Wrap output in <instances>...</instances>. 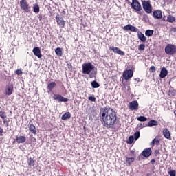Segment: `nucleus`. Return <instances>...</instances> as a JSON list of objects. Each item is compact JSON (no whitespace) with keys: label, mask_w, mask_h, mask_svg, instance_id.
I'll list each match as a JSON object with an SVG mask.
<instances>
[{"label":"nucleus","mask_w":176,"mask_h":176,"mask_svg":"<svg viewBox=\"0 0 176 176\" xmlns=\"http://www.w3.org/2000/svg\"><path fill=\"white\" fill-rule=\"evenodd\" d=\"M100 119L104 127L111 129L116 123L118 116H116V112L113 109L109 107H104L100 109Z\"/></svg>","instance_id":"1"},{"label":"nucleus","mask_w":176,"mask_h":176,"mask_svg":"<svg viewBox=\"0 0 176 176\" xmlns=\"http://www.w3.org/2000/svg\"><path fill=\"white\" fill-rule=\"evenodd\" d=\"M82 74L84 75H89V78H94L97 75V70L96 69V66L91 63V62H88L83 63L82 65Z\"/></svg>","instance_id":"2"},{"label":"nucleus","mask_w":176,"mask_h":176,"mask_svg":"<svg viewBox=\"0 0 176 176\" xmlns=\"http://www.w3.org/2000/svg\"><path fill=\"white\" fill-rule=\"evenodd\" d=\"M142 8L146 13H152V6L149 0H141Z\"/></svg>","instance_id":"3"},{"label":"nucleus","mask_w":176,"mask_h":176,"mask_svg":"<svg viewBox=\"0 0 176 176\" xmlns=\"http://www.w3.org/2000/svg\"><path fill=\"white\" fill-rule=\"evenodd\" d=\"M19 3L21 10L25 12L26 13H30L31 12V6H30V4H28L27 0H21Z\"/></svg>","instance_id":"4"},{"label":"nucleus","mask_w":176,"mask_h":176,"mask_svg":"<svg viewBox=\"0 0 176 176\" xmlns=\"http://www.w3.org/2000/svg\"><path fill=\"white\" fill-rule=\"evenodd\" d=\"M165 53L170 55L175 54L176 46L174 45L168 44L165 47Z\"/></svg>","instance_id":"5"},{"label":"nucleus","mask_w":176,"mask_h":176,"mask_svg":"<svg viewBox=\"0 0 176 176\" xmlns=\"http://www.w3.org/2000/svg\"><path fill=\"white\" fill-rule=\"evenodd\" d=\"M131 6L132 9H134V10L138 12V13H140V12L142 10V7L141 6V4L137 0H133Z\"/></svg>","instance_id":"6"},{"label":"nucleus","mask_w":176,"mask_h":176,"mask_svg":"<svg viewBox=\"0 0 176 176\" xmlns=\"http://www.w3.org/2000/svg\"><path fill=\"white\" fill-rule=\"evenodd\" d=\"M133 75H134V72L131 69H126L124 71L122 76L125 80H129V79H131L133 78Z\"/></svg>","instance_id":"7"},{"label":"nucleus","mask_w":176,"mask_h":176,"mask_svg":"<svg viewBox=\"0 0 176 176\" xmlns=\"http://www.w3.org/2000/svg\"><path fill=\"white\" fill-rule=\"evenodd\" d=\"M56 20L58 25L60 27V28H64L65 26V21H64V19L60 16V14H57L56 16Z\"/></svg>","instance_id":"8"},{"label":"nucleus","mask_w":176,"mask_h":176,"mask_svg":"<svg viewBox=\"0 0 176 176\" xmlns=\"http://www.w3.org/2000/svg\"><path fill=\"white\" fill-rule=\"evenodd\" d=\"M123 30L124 31H131V32H138V28H135V26L131 25L129 24L126 26L123 27Z\"/></svg>","instance_id":"9"},{"label":"nucleus","mask_w":176,"mask_h":176,"mask_svg":"<svg viewBox=\"0 0 176 176\" xmlns=\"http://www.w3.org/2000/svg\"><path fill=\"white\" fill-rule=\"evenodd\" d=\"M54 99L58 101V102H68V98H64L60 94H54Z\"/></svg>","instance_id":"10"},{"label":"nucleus","mask_w":176,"mask_h":176,"mask_svg":"<svg viewBox=\"0 0 176 176\" xmlns=\"http://www.w3.org/2000/svg\"><path fill=\"white\" fill-rule=\"evenodd\" d=\"M129 109L131 111H138V102L133 100L129 103Z\"/></svg>","instance_id":"11"},{"label":"nucleus","mask_w":176,"mask_h":176,"mask_svg":"<svg viewBox=\"0 0 176 176\" xmlns=\"http://www.w3.org/2000/svg\"><path fill=\"white\" fill-rule=\"evenodd\" d=\"M110 50H112L113 53H116L117 54H119L120 56H124V52L122 51L119 47L113 46L110 48Z\"/></svg>","instance_id":"12"},{"label":"nucleus","mask_w":176,"mask_h":176,"mask_svg":"<svg viewBox=\"0 0 176 176\" xmlns=\"http://www.w3.org/2000/svg\"><path fill=\"white\" fill-rule=\"evenodd\" d=\"M142 156L144 157H149L151 155H152V149L151 148L144 149L142 153Z\"/></svg>","instance_id":"13"},{"label":"nucleus","mask_w":176,"mask_h":176,"mask_svg":"<svg viewBox=\"0 0 176 176\" xmlns=\"http://www.w3.org/2000/svg\"><path fill=\"white\" fill-rule=\"evenodd\" d=\"M34 56H36L38 58H41L42 57V54L41 53V49L38 47H36L32 50Z\"/></svg>","instance_id":"14"},{"label":"nucleus","mask_w":176,"mask_h":176,"mask_svg":"<svg viewBox=\"0 0 176 176\" xmlns=\"http://www.w3.org/2000/svg\"><path fill=\"white\" fill-rule=\"evenodd\" d=\"M153 16L154 19H162V17H163V14L160 10H156L153 12Z\"/></svg>","instance_id":"15"},{"label":"nucleus","mask_w":176,"mask_h":176,"mask_svg":"<svg viewBox=\"0 0 176 176\" xmlns=\"http://www.w3.org/2000/svg\"><path fill=\"white\" fill-rule=\"evenodd\" d=\"M138 39H140V41H141L142 42H146V36H145V35L144 34H142V32H138Z\"/></svg>","instance_id":"16"},{"label":"nucleus","mask_w":176,"mask_h":176,"mask_svg":"<svg viewBox=\"0 0 176 176\" xmlns=\"http://www.w3.org/2000/svg\"><path fill=\"white\" fill-rule=\"evenodd\" d=\"M12 93H13V85H10L7 86L6 89V96H11Z\"/></svg>","instance_id":"17"},{"label":"nucleus","mask_w":176,"mask_h":176,"mask_svg":"<svg viewBox=\"0 0 176 176\" xmlns=\"http://www.w3.org/2000/svg\"><path fill=\"white\" fill-rule=\"evenodd\" d=\"M168 74V71L167 70V69H166V67H163L161 69L160 74V77L163 78H166V75Z\"/></svg>","instance_id":"18"},{"label":"nucleus","mask_w":176,"mask_h":176,"mask_svg":"<svg viewBox=\"0 0 176 176\" xmlns=\"http://www.w3.org/2000/svg\"><path fill=\"white\" fill-rule=\"evenodd\" d=\"M163 135L167 139V140H170V138H171V134L170 133V131H168V129H164L162 131Z\"/></svg>","instance_id":"19"},{"label":"nucleus","mask_w":176,"mask_h":176,"mask_svg":"<svg viewBox=\"0 0 176 176\" xmlns=\"http://www.w3.org/2000/svg\"><path fill=\"white\" fill-rule=\"evenodd\" d=\"M26 138L25 136H16V141L17 144H23V142H25Z\"/></svg>","instance_id":"20"},{"label":"nucleus","mask_w":176,"mask_h":176,"mask_svg":"<svg viewBox=\"0 0 176 176\" xmlns=\"http://www.w3.org/2000/svg\"><path fill=\"white\" fill-rule=\"evenodd\" d=\"M56 82H51L48 84L47 89L49 91H52L54 87H56Z\"/></svg>","instance_id":"21"},{"label":"nucleus","mask_w":176,"mask_h":176,"mask_svg":"<svg viewBox=\"0 0 176 176\" xmlns=\"http://www.w3.org/2000/svg\"><path fill=\"white\" fill-rule=\"evenodd\" d=\"M71 118V113L69 112H66L61 117L62 120H67Z\"/></svg>","instance_id":"22"},{"label":"nucleus","mask_w":176,"mask_h":176,"mask_svg":"<svg viewBox=\"0 0 176 176\" xmlns=\"http://www.w3.org/2000/svg\"><path fill=\"white\" fill-rule=\"evenodd\" d=\"M29 130L32 134L36 135V128L33 124H31L29 126Z\"/></svg>","instance_id":"23"},{"label":"nucleus","mask_w":176,"mask_h":176,"mask_svg":"<svg viewBox=\"0 0 176 176\" xmlns=\"http://www.w3.org/2000/svg\"><path fill=\"white\" fill-rule=\"evenodd\" d=\"M27 163L30 167H34V166H35V161L31 157L28 159Z\"/></svg>","instance_id":"24"},{"label":"nucleus","mask_w":176,"mask_h":176,"mask_svg":"<svg viewBox=\"0 0 176 176\" xmlns=\"http://www.w3.org/2000/svg\"><path fill=\"white\" fill-rule=\"evenodd\" d=\"M55 53L56 56L61 57L63 56V48L58 47L55 50Z\"/></svg>","instance_id":"25"},{"label":"nucleus","mask_w":176,"mask_h":176,"mask_svg":"<svg viewBox=\"0 0 176 176\" xmlns=\"http://www.w3.org/2000/svg\"><path fill=\"white\" fill-rule=\"evenodd\" d=\"M160 143V140L157 137H156L155 139L153 140V141L151 143V146H154L155 145H159Z\"/></svg>","instance_id":"26"},{"label":"nucleus","mask_w":176,"mask_h":176,"mask_svg":"<svg viewBox=\"0 0 176 176\" xmlns=\"http://www.w3.org/2000/svg\"><path fill=\"white\" fill-rule=\"evenodd\" d=\"M166 21L168 23H175V16L173 15H168L166 19Z\"/></svg>","instance_id":"27"},{"label":"nucleus","mask_w":176,"mask_h":176,"mask_svg":"<svg viewBox=\"0 0 176 176\" xmlns=\"http://www.w3.org/2000/svg\"><path fill=\"white\" fill-rule=\"evenodd\" d=\"M91 85L93 89H97V88L100 87V84H98V82H97V81H96V80L92 81L91 82Z\"/></svg>","instance_id":"28"},{"label":"nucleus","mask_w":176,"mask_h":176,"mask_svg":"<svg viewBox=\"0 0 176 176\" xmlns=\"http://www.w3.org/2000/svg\"><path fill=\"white\" fill-rule=\"evenodd\" d=\"M153 126H157V121L153 120L148 122V127H153Z\"/></svg>","instance_id":"29"},{"label":"nucleus","mask_w":176,"mask_h":176,"mask_svg":"<svg viewBox=\"0 0 176 176\" xmlns=\"http://www.w3.org/2000/svg\"><path fill=\"white\" fill-rule=\"evenodd\" d=\"M134 142V136L131 135L129 136V139L126 140V144L131 145Z\"/></svg>","instance_id":"30"},{"label":"nucleus","mask_w":176,"mask_h":176,"mask_svg":"<svg viewBox=\"0 0 176 176\" xmlns=\"http://www.w3.org/2000/svg\"><path fill=\"white\" fill-rule=\"evenodd\" d=\"M33 11L34 13H38L39 12V6L38 4H34L33 5Z\"/></svg>","instance_id":"31"},{"label":"nucleus","mask_w":176,"mask_h":176,"mask_svg":"<svg viewBox=\"0 0 176 176\" xmlns=\"http://www.w3.org/2000/svg\"><path fill=\"white\" fill-rule=\"evenodd\" d=\"M134 160H135L134 157H126V163H128V164H129V166L130 164H131V163L134 162Z\"/></svg>","instance_id":"32"},{"label":"nucleus","mask_w":176,"mask_h":176,"mask_svg":"<svg viewBox=\"0 0 176 176\" xmlns=\"http://www.w3.org/2000/svg\"><path fill=\"white\" fill-rule=\"evenodd\" d=\"M145 35L146 36H152V35H153V30H147L145 32Z\"/></svg>","instance_id":"33"},{"label":"nucleus","mask_w":176,"mask_h":176,"mask_svg":"<svg viewBox=\"0 0 176 176\" xmlns=\"http://www.w3.org/2000/svg\"><path fill=\"white\" fill-rule=\"evenodd\" d=\"M138 122H146L148 120V118L145 116H140L138 118Z\"/></svg>","instance_id":"34"},{"label":"nucleus","mask_w":176,"mask_h":176,"mask_svg":"<svg viewBox=\"0 0 176 176\" xmlns=\"http://www.w3.org/2000/svg\"><path fill=\"white\" fill-rule=\"evenodd\" d=\"M0 118H1L3 120H5L6 118V113H5V111H0Z\"/></svg>","instance_id":"35"},{"label":"nucleus","mask_w":176,"mask_h":176,"mask_svg":"<svg viewBox=\"0 0 176 176\" xmlns=\"http://www.w3.org/2000/svg\"><path fill=\"white\" fill-rule=\"evenodd\" d=\"M138 50H140V52H142V51L145 50V44L139 45Z\"/></svg>","instance_id":"36"},{"label":"nucleus","mask_w":176,"mask_h":176,"mask_svg":"<svg viewBox=\"0 0 176 176\" xmlns=\"http://www.w3.org/2000/svg\"><path fill=\"white\" fill-rule=\"evenodd\" d=\"M140 138V131H137L136 133H134V138L135 141H137Z\"/></svg>","instance_id":"37"},{"label":"nucleus","mask_w":176,"mask_h":176,"mask_svg":"<svg viewBox=\"0 0 176 176\" xmlns=\"http://www.w3.org/2000/svg\"><path fill=\"white\" fill-rule=\"evenodd\" d=\"M168 173L170 176H176V171L174 170H169Z\"/></svg>","instance_id":"38"},{"label":"nucleus","mask_w":176,"mask_h":176,"mask_svg":"<svg viewBox=\"0 0 176 176\" xmlns=\"http://www.w3.org/2000/svg\"><path fill=\"white\" fill-rule=\"evenodd\" d=\"M151 73H153L156 71V67L155 66H151L149 69Z\"/></svg>","instance_id":"39"},{"label":"nucleus","mask_w":176,"mask_h":176,"mask_svg":"<svg viewBox=\"0 0 176 176\" xmlns=\"http://www.w3.org/2000/svg\"><path fill=\"white\" fill-rule=\"evenodd\" d=\"M88 100H89V101H91L92 102H96V97L94 96H89L88 98Z\"/></svg>","instance_id":"40"},{"label":"nucleus","mask_w":176,"mask_h":176,"mask_svg":"<svg viewBox=\"0 0 176 176\" xmlns=\"http://www.w3.org/2000/svg\"><path fill=\"white\" fill-rule=\"evenodd\" d=\"M15 73L16 75H21V74H23V71L21 69H17Z\"/></svg>","instance_id":"41"},{"label":"nucleus","mask_w":176,"mask_h":176,"mask_svg":"<svg viewBox=\"0 0 176 176\" xmlns=\"http://www.w3.org/2000/svg\"><path fill=\"white\" fill-rule=\"evenodd\" d=\"M3 135V129L0 127V137Z\"/></svg>","instance_id":"42"},{"label":"nucleus","mask_w":176,"mask_h":176,"mask_svg":"<svg viewBox=\"0 0 176 176\" xmlns=\"http://www.w3.org/2000/svg\"><path fill=\"white\" fill-rule=\"evenodd\" d=\"M130 152H131L132 156H135V151L134 150H131Z\"/></svg>","instance_id":"43"},{"label":"nucleus","mask_w":176,"mask_h":176,"mask_svg":"<svg viewBox=\"0 0 176 176\" xmlns=\"http://www.w3.org/2000/svg\"><path fill=\"white\" fill-rule=\"evenodd\" d=\"M170 31H172V32H175L176 34V28H171Z\"/></svg>","instance_id":"44"},{"label":"nucleus","mask_w":176,"mask_h":176,"mask_svg":"<svg viewBox=\"0 0 176 176\" xmlns=\"http://www.w3.org/2000/svg\"><path fill=\"white\" fill-rule=\"evenodd\" d=\"M138 129H142V124H138Z\"/></svg>","instance_id":"45"},{"label":"nucleus","mask_w":176,"mask_h":176,"mask_svg":"<svg viewBox=\"0 0 176 176\" xmlns=\"http://www.w3.org/2000/svg\"><path fill=\"white\" fill-rule=\"evenodd\" d=\"M155 162H156V160H152L151 161V163L152 164H155Z\"/></svg>","instance_id":"46"},{"label":"nucleus","mask_w":176,"mask_h":176,"mask_svg":"<svg viewBox=\"0 0 176 176\" xmlns=\"http://www.w3.org/2000/svg\"><path fill=\"white\" fill-rule=\"evenodd\" d=\"M162 20H163V21H167V19H166V16H164Z\"/></svg>","instance_id":"47"},{"label":"nucleus","mask_w":176,"mask_h":176,"mask_svg":"<svg viewBox=\"0 0 176 176\" xmlns=\"http://www.w3.org/2000/svg\"><path fill=\"white\" fill-rule=\"evenodd\" d=\"M123 86H126V83H124L123 81L122 82Z\"/></svg>","instance_id":"48"},{"label":"nucleus","mask_w":176,"mask_h":176,"mask_svg":"<svg viewBox=\"0 0 176 176\" xmlns=\"http://www.w3.org/2000/svg\"><path fill=\"white\" fill-rule=\"evenodd\" d=\"M128 89H130V87L129 86L128 87Z\"/></svg>","instance_id":"49"},{"label":"nucleus","mask_w":176,"mask_h":176,"mask_svg":"<svg viewBox=\"0 0 176 176\" xmlns=\"http://www.w3.org/2000/svg\"><path fill=\"white\" fill-rule=\"evenodd\" d=\"M3 122L5 123V120H3Z\"/></svg>","instance_id":"50"}]
</instances>
